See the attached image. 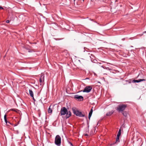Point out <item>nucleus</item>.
<instances>
[{"instance_id":"nucleus-10","label":"nucleus","mask_w":146,"mask_h":146,"mask_svg":"<svg viewBox=\"0 0 146 146\" xmlns=\"http://www.w3.org/2000/svg\"><path fill=\"white\" fill-rule=\"evenodd\" d=\"M6 117H7L6 115V114H5L4 116V119L5 121V123H6V125H9V124H7V123L8 121L7 120Z\"/></svg>"},{"instance_id":"nucleus-31","label":"nucleus","mask_w":146,"mask_h":146,"mask_svg":"<svg viewBox=\"0 0 146 146\" xmlns=\"http://www.w3.org/2000/svg\"><path fill=\"white\" fill-rule=\"evenodd\" d=\"M85 135H86V136H88V135L87 134H85Z\"/></svg>"},{"instance_id":"nucleus-22","label":"nucleus","mask_w":146,"mask_h":146,"mask_svg":"<svg viewBox=\"0 0 146 146\" xmlns=\"http://www.w3.org/2000/svg\"><path fill=\"white\" fill-rule=\"evenodd\" d=\"M69 143L70 145L71 146H73L72 144L70 141L68 142Z\"/></svg>"},{"instance_id":"nucleus-25","label":"nucleus","mask_w":146,"mask_h":146,"mask_svg":"<svg viewBox=\"0 0 146 146\" xmlns=\"http://www.w3.org/2000/svg\"><path fill=\"white\" fill-rule=\"evenodd\" d=\"M7 124H9V125L10 124H11V123H10L9 122H8V123H7Z\"/></svg>"},{"instance_id":"nucleus-3","label":"nucleus","mask_w":146,"mask_h":146,"mask_svg":"<svg viewBox=\"0 0 146 146\" xmlns=\"http://www.w3.org/2000/svg\"><path fill=\"white\" fill-rule=\"evenodd\" d=\"M127 105L125 104L119 105L117 108L116 110L119 112H122L125 109Z\"/></svg>"},{"instance_id":"nucleus-32","label":"nucleus","mask_w":146,"mask_h":146,"mask_svg":"<svg viewBox=\"0 0 146 146\" xmlns=\"http://www.w3.org/2000/svg\"><path fill=\"white\" fill-rule=\"evenodd\" d=\"M143 35V34H142L141 35Z\"/></svg>"},{"instance_id":"nucleus-16","label":"nucleus","mask_w":146,"mask_h":146,"mask_svg":"<svg viewBox=\"0 0 146 146\" xmlns=\"http://www.w3.org/2000/svg\"><path fill=\"white\" fill-rule=\"evenodd\" d=\"M113 112L110 111V112H109L108 113H106V115L107 116L111 115L113 114Z\"/></svg>"},{"instance_id":"nucleus-6","label":"nucleus","mask_w":146,"mask_h":146,"mask_svg":"<svg viewBox=\"0 0 146 146\" xmlns=\"http://www.w3.org/2000/svg\"><path fill=\"white\" fill-rule=\"evenodd\" d=\"M74 98L78 99L80 101H82L83 100V97L82 96L76 95L74 96Z\"/></svg>"},{"instance_id":"nucleus-23","label":"nucleus","mask_w":146,"mask_h":146,"mask_svg":"<svg viewBox=\"0 0 146 146\" xmlns=\"http://www.w3.org/2000/svg\"><path fill=\"white\" fill-rule=\"evenodd\" d=\"M9 20H7L6 21V23H9Z\"/></svg>"},{"instance_id":"nucleus-18","label":"nucleus","mask_w":146,"mask_h":146,"mask_svg":"<svg viewBox=\"0 0 146 146\" xmlns=\"http://www.w3.org/2000/svg\"><path fill=\"white\" fill-rule=\"evenodd\" d=\"M121 134V129H119L117 133V136H120Z\"/></svg>"},{"instance_id":"nucleus-12","label":"nucleus","mask_w":146,"mask_h":146,"mask_svg":"<svg viewBox=\"0 0 146 146\" xmlns=\"http://www.w3.org/2000/svg\"><path fill=\"white\" fill-rule=\"evenodd\" d=\"M6 117H7L6 115V114H5L4 116V119L5 121V123H6V125H9V124H7V123L8 121L7 120Z\"/></svg>"},{"instance_id":"nucleus-9","label":"nucleus","mask_w":146,"mask_h":146,"mask_svg":"<svg viewBox=\"0 0 146 146\" xmlns=\"http://www.w3.org/2000/svg\"><path fill=\"white\" fill-rule=\"evenodd\" d=\"M29 93L30 96L32 97L33 98L34 94L33 92L31 90H29Z\"/></svg>"},{"instance_id":"nucleus-7","label":"nucleus","mask_w":146,"mask_h":146,"mask_svg":"<svg viewBox=\"0 0 146 146\" xmlns=\"http://www.w3.org/2000/svg\"><path fill=\"white\" fill-rule=\"evenodd\" d=\"M145 80L144 79H139L138 80H133V81H132V82H137L138 83L140 82L141 81H145Z\"/></svg>"},{"instance_id":"nucleus-28","label":"nucleus","mask_w":146,"mask_h":146,"mask_svg":"<svg viewBox=\"0 0 146 146\" xmlns=\"http://www.w3.org/2000/svg\"><path fill=\"white\" fill-rule=\"evenodd\" d=\"M3 8L1 7H0V9H3Z\"/></svg>"},{"instance_id":"nucleus-15","label":"nucleus","mask_w":146,"mask_h":146,"mask_svg":"<svg viewBox=\"0 0 146 146\" xmlns=\"http://www.w3.org/2000/svg\"><path fill=\"white\" fill-rule=\"evenodd\" d=\"M51 106H50L48 109V112L49 113H52V110L50 108Z\"/></svg>"},{"instance_id":"nucleus-14","label":"nucleus","mask_w":146,"mask_h":146,"mask_svg":"<svg viewBox=\"0 0 146 146\" xmlns=\"http://www.w3.org/2000/svg\"><path fill=\"white\" fill-rule=\"evenodd\" d=\"M39 82H40V85H43L44 84V82L41 79L39 78Z\"/></svg>"},{"instance_id":"nucleus-26","label":"nucleus","mask_w":146,"mask_h":146,"mask_svg":"<svg viewBox=\"0 0 146 146\" xmlns=\"http://www.w3.org/2000/svg\"><path fill=\"white\" fill-rule=\"evenodd\" d=\"M11 110L13 111H15V109H11Z\"/></svg>"},{"instance_id":"nucleus-33","label":"nucleus","mask_w":146,"mask_h":146,"mask_svg":"<svg viewBox=\"0 0 146 146\" xmlns=\"http://www.w3.org/2000/svg\"><path fill=\"white\" fill-rule=\"evenodd\" d=\"M75 0H74V1H75Z\"/></svg>"},{"instance_id":"nucleus-1","label":"nucleus","mask_w":146,"mask_h":146,"mask_svg":"<svg viewBox=\"0 0 146 146\" xmlns=\"http://www.w3.org/2000/svg\"><path fill=\"white\" fill-rule=\"evenodd\" d=\"M60 113L61 115H64L66 114V117L68 118L71 115V113L70 111H68L67 109L64 107L62 108L60 110Z\"/></svg>"},{"instance_id":"nucleus-8","label":"nucleus","mask_w":146,"mask_h":146,"mask_svg":"<svg viewBox=\"0 0 146 146\" xmlns=\"http://www.w3.org/2000/svg\"><path fill=\"white\" fill-rule=\"evenodd\" d=\"M93 110H92V108L90 111V112L89 113V115H88V118L89 119H90V117L92 115V112H93Z\"/></svg>"},{"instance_id":"nucleus-21","label":"nucleus","mask_w":146,"mask_h":146,"mask_svg":"<svg viewBox=\"0 0 146 146\" xmlns=\"http://www.w3.org/2000/svg\"><path fill=\"white\" fill-rule=\"evenodd\" d=\"M84 60L83 59H82L81 60H79L78 61L79 62H80L81 63H82V62H82L83 61H84Z\"/></svg>"},{"instance_id":"nucleus-27","label":"nucleus","mask_w":146,"mask_h":146,"mask_svg":"<svg viewBox=\"0 0 146 146\" xmlns=\"http://www.w3.org/2000/svg\"><path fill=\"white\" fill-rule=\"evenodd\" d=\"M101 67L102 68H103L104 69H105V68L104 66H102Z\"/></svg>"},{"instance_id":"nucleus-24","label":"nucleus","mask_w":146,"mask_h":146,"mask_svg":"<svg viewBox=\"0 0 146 146\" xmlns=\"http://www.w3.org/2000/svg\"><path fill=\"white\" fill-rule=\"evenodd\" d=\"M106 68V69H107V70H109V68H108V67H107V68H106L105 67V68Z\"/></svg>"},{"instance_id":"nucleus-19","label":"nucleus","mask_w":146,"mask_h":146,"mask_svg":"<svg viewBox=\"0 0 146 146\" xmlns=\"http://www.w3.org/2000/svg\"><path fill=\"white\" fill-rule=\"evenodd\" d=\"M119 136H117L116 142L115 143H114L115 144V143H116L117 142H119Z\"/></svg>"},{"instance_id":"nucleus-17","label":"nucleus","mask_w":146,"mask_h":146,"mask_svg":"<svg viewBox=\"0 0 146 146\" xmlns=\"http://www.w3.org/2000/svg\"><path fill=\"white\" fill-rule=\"evenodd\" d=\"M123 115L125 117H126L127 116V113L125 111H123L122 112Z\"/></svg>"},{"instance_id":"nucleus-4","label":"nucleus","mask_w":146,"mask_h":146,"mask_svg":"<svg viewBox=\"0 0 146 146\" xmlns=\"http://www.w3.org/2000/svg\"><path fill=\"white\" fill-rule=\"evenodd\" d=\"M55 144L58 146H60L61 143V138L58 135H57L55 138Z\"/></svg>"},{"instance_id":"nucleus-30","label":"nucleus","mask_w":146,"mask_h":146,"mask_svg":"<svg viewBox=\"0 0 146 146\" xmlns=\"http://www.w3.org/2000/svg\"><path fill=\"white\" fill-rule=\"evenodd\" d=\"M33 98V100H34V101H35V99L33 97V98Z\"/></svg>"},{"instance_id":"nucleus-13","label":"nucleus","mask_w":146,"mask_h":146,"mask_svg":"<svg viewBox=\"0 0 146 146\" xmlns=\"http://www.w3.org/2000/svg\"><path fill=\"white\" fill-rule=\"evenodd\" d=\"M44 75L43 74H41L40 78L44 82Z\"/></svg>"},{"instance_id":"nucleus-34","label":"nucleus","mask_w":146,"mask_h":146,"mask_svg":"<svg viewBox=\"0 0 146 146\" xmlns=\"http://www.w3.org/2000/svg\"><path fill=\"white\" fill-rule=\"evenodd\" d=\"M84 0H83V1H84Z\"/></svg>"},{"instance_id":"nucleus-2","label":"nucleus","mask_w":146,"mask_h":146,"mask_svg":"<svg viewBox=\"0 0 146 146\" xmlns=\"http://www.w3.org/2000/svg\"><path fill=\"white\" fill-rule=\"evenodd\" d=\"M73 112L77 116L80 117H84L85 115L83 114L81 112L78 111L75 107H73L72 108Z\"/></svg>"},{"instance_id":"nucleus-29","label":"nucleus","mask_w":146,"mask_h":146,"mask_svg":"<svg viewBox=\"0 0 146 146\" xmlns=\"http://www.w3.org/2000/svg\"><path fill=\"white\" fill-rule=\"evenodd\" d=\"M146 33V31H144V32H143V33L144 34V33Z\"/></svg>"},{"instance_id":"nucleus-20","label":"nucleus","mask_w":146,"mask_h":146,"mask_svg":"<svg viewBox=\"0 0 146 146\" xmlns=\"http://www.w3.org/2000/svg\"><path fill=\"white\" fill-rule=\"evenodd\" d=\"M94 55L92 54H91V56H90V57L91 60L93 59V57H94Z\"/></svg>"},{"instance_id":"nucleus-5","label":"nucleus","mask_w":146,"mask_h":146,"mask_svg":"<svg viewBox=\"0 0 146 146\" xmlns=\"http://www.w3.org/2000/svg\"><path fill=\"white\" fill-rule=\"evenodd\" d=\"M92 89V87L90 86H86L83 90V92L88 93L90 92Z\"/></svg>"},{"instance_id":"nucleus-11","label":"nucleus","mask_w":146,"mask_h":146,"mask_svg":"<svg viewBox=\"0 0 146 146\" xmlns=\"http://www.w3.org/2000/svg\"><path fill=\"white\" fill-rule=\"evenodd\" d=\"M6 117H7L6 115V114H5L4 116V119L5 121V123H6V125H9V124H7V123L8 121L7 120Z\"/></svg>"}]
</instances>
